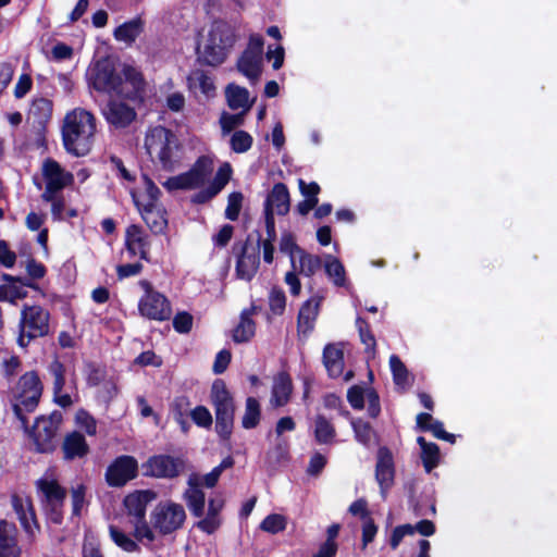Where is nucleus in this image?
<instances>
[{
    "label": "nucleus",
    "mask_w": 557,
    "mask_h": 557,
    "mask_svg": "<svg viewBox=\"0 0 557 557\" xmlns=\"http://www.w3.org/2000/svg\"><path fill=\"white\" fill-rule=\"evenodd\" d=\"M1 371L7 377L14 376L21 370V361L17 356L5 355L1 359Z\"/></svg>",
    "instance_id": "680f3d73"
},
{
    "label": "nucleus",
    "mask_w": 557,
    "mask_h": 557,
    "mask_svg": "<svg viewBox=\"0 0 557 557\" xmlns=\"http://www.w3.org/2000/svg\"><path fill=\"white\" fill-rule=\"evenodd\" d=\"M187 484L188 488L183 495L186 506L194 517L202 518L205 515L206 495L200 487L197 475H190Z\"/></svg>",
    "instance_id": "393cba45"
},
{
    "label": "nucleus",
    "mask_w": 557,
    "mask_h": 557,
    "mask_svg": "<svg viewBox=\"0 0 557 557\" xmlns=\"http://www.w3.org/2000/svg\"><path fill=\"white\" fill-rule=\"evenodd\" d=\"M11 503L24 530L30 535H34L35 530L38 529V525L29 498L24 495L14 494L11 497Z\"/></svg>",
    "instance_id": "bb28decb"
},
{
    "label": "nucleus",
    "mask_w": 557,
    "mask_h": 557,
    "mask_svg": "<svg viewBox=\"0 0 557 557\" xmlns=\"http://www.w3.org/2000/svg\"><path fill=\"white\" fill-rule=\"evenodd\" d=\"M143 468L145 476L174 479L184 471L185 460L165 454L153 455L143 465Z\"/></svg>",
    "instance_id": "2eb2a0df"
},
{
    "label": "nucleus",
    "mask_w": 557,
    "mask_h": 557,
    "mask_svg": "<svg viewBox=\"0 0 557 557\" xmlns=\"http://www.w3.org/2000/svg\"><path fill=\"white\" fill-rule=\"evenodd\" d=\"M143 32V21L140 17L124 22L114 29L116 40L125 42H134Z\"/></svg>",
    "instance_id": "4c0bfd02"
},
{
    "label": "nucleus",
    "mask_w": 557,
    "mask_h": 557,
    "mask_svg": "<svg viewBox=\"0 0 557 557\" xmlns=\"http://www.w3.org/2000/svg\"><path fill=\"white\" fill-rule=\"evenodd\" d=\"M260 244L261 235L258 233L256 246L249 243V237L240 245L235 267L238 278L249 282L256 275L260 265Z\"/></svg>",
    "instance_id": "dca6fc26"
},
{
    "label": "nucleus",
    "mask_w": 557,
    "mask_h": 557,
    "mask_svg": "<svg viewBox=\"0 0 557 557\" xmlns=\"http://www.w3.org/2000/svg\"><path fill=\"white\" fill-rule=\"evenodd\" d=\"M244 196L240 191H233L227 197V206L225 209V218L236 221L243 207Z\"/></svg>",
    "instance_id": "5fc2aeb1"
},
{
    "label": "nucleus",
    "mask_w": 557,
    "mask_h": 557,
    "mask_svg": "<svg viewBox=\"0 0 557 557\" xmlns=\"http://www.w3.org/2000/svg\"><path fill=\"white\" fill-rule=\"evenodd\" d=\"M3 280L7 282L0 285V301H8L15 304L16 300L23 299L27 296L26 286H32L30 283L20 284V281L9 274H4Z\"/></svg>",
    "instance_id": "72a5a7b5"
},
{
    "label": "nucleus",
    "mask_w": 557,
    "mask_h": 557,
    "mask_svg": "<svg viewBox=\"0 0 557 557\" xmlns=\"http://www.w3.org/2000/svg\"><path fill=\"white\" fill-rule=\"evenodd\" d=\"M278 248L281 252L289 256L292 268L296 270L295 253L297 252L299 255L304 249L297 245L296 238L292 232L285 231L282 233Z\"/></svg>",
    "instance_id": "c03bdc74"
},
{
    "label": "nucleus",
    "mask_w": 557,
    "mask_h": 557,
    "mask_svg": "<svg viewBox=\"0 0 557 557\" xmlns=\"http://www.w3.org/2000/svg\"><path fill=\"white\" fill-rule=\"evenodd\" d=\"M221 525V518L216 516H210L207 512L206 517L200 519L196 527L207 534H213Z\"/></svg>",
    "instance_id": "338daca9"
},
{
    "label": "nucleus",
    "mask_w": 557,
    "mask_h": 557,
    "mask_svg": "<svg viewBox=\"0 0 557 557\" xmlns=\"http://www.w3.org/2000/svg\"><path fill=\"white\" fill-rule=\"evenodd\" d=\"M145 148L153 164L164 172H173L181 164L183 146L173 131L164 126L147 132Z\"/></svg>",
    "instance_id": "f03ea898"
},
{
    "label": "nucleus",
    "mask_w": 557,
    "mask_h": 557,
    "mask_svg": "<svg viewBox=\"0 0 557 557\" xmlns=\"http://www.w3.org/2000/svg\"><path fill=\"white\" fill-rule=\"evenodd\" d=\"M133 199L138 208L143 220L146 225L149 227L151 233L154 235L163 234L168 227V219L165 218V211L161 210L151 202H146L145 205H140V202L135 198L133 194Z\"/></svg>",
    "instance_id": "412c9836"
},
{
    "label": "nucleus",
    "mask_w": 557,
    "mask_h": 557,
    "mask_svg": "<svg viewBox=\"0 0 557 557\" xmlns=\"http://www.w3.org/2000/svg\"><path fill=\"white\" fill-rule=\"evenodd\" d=\"M41 175L45 182V191L42 193L41 198L44 201L51 203V213L53 218L60 220L62 219L65 208L64 200L60 195L66 187L67 176L60 164L52 159L44 161Z\"/></svg>",
    "instance_id": "39448f33"
},
{
    "label": "nucleus",
    "mask_w": 557,
    "mask_h": 557,
    "mask_svg": "<svg viewBox=\"0 0 557 557\" xmlns=\"http://www.w3.org/2000/svg\"><path fill=\"white\" fill-rule=\"evenodd\" d=\"M225 97L227 106L232 110L243 108V111H248L251 107L249 103V91L247 88L231 83L225 88Z\"/></svg>",
    "instance_id": "f704fd0d"
},
{
    "label": "nucleus",
    "mask_w": 557,
    "mask_h": 557,
    "mask_svg": "<svg viewBox=\"0 0 557 557\" xmlns=\"http://www.w3.org/2000/svg\"><path fill=\"white\" fill-rule=\"evenodd\" d=\"M237 40L236 29L223 20L214 21L202 49L197 48V61L216 67L225 62Z\"/></svg>",
    "instance_id": "7ed1b4c3"
},
{
    "label": "nucleus",
    "mask_w": 557,
    "mask_h": 557,
    "mask_svg": "<svg viewBox=\"0 0 557 557\" xmlns=\"http://www.w3.org/2000/svg\"><path fill=\"white\" fill-rule=\"evenodd\" d=\"M252 144V136L243 129L235 131L230 139L231 149L236 153L247 152Z\"/></svg>",
    "instance_id": "de8ad7c7"
},
{
    "label": "nucleus",
    "mask_w": 557,
    "mask_h": 557,
    "mask_svg": "<svg viewBox=\"0 0 557 557\" xmlns=\"http://www.w3.org/2000/svg\"><path fill=\"white\" fill-rule=\"evenodd\" d=\"M157 498V493L152 490H141L128 494L124 498V506L129 516L136 521L146 520L147 506Z\"/></svg>",
    "instance_id": "5701e85b"
},
{
    "label": "nucleus",
    "mask_w": 557,
    "mask_h": 557,
    "mask_svg": "<svg viewBox=\"0 0 557 557\" xmlns=\"http://www.w3.org/2000/svg\"><path fill=\"white\" fill-rule=\"evenodd\" d=\"M14 523L0 519V557H21Z\"/></svg>",
    "instance_id": "a878e982"
},
{
    "label": "nucleus",
    "mask_w": 557,
    "mask_h": 557,
    "mask_svg": "<svg viewBox=\"0 0 557 557\" xmlns=\"http://www.w3.org/2000/svg\"><path fill=\"white\" fill-rule=\"evenodd\" d=\"M246 113V111H242L236 114H230L224 112L220 119V124L223 133H230L234 131L236 127L242 126L244 124V117Z\"/></svg>",
    "instance_id": "bf43d9fd"
},
{
    "label": "nucleus",
    "mask_w": 557,
    "mask_h": 557,
    "mask_svg": "<svg viewBox=\"0 0 557 557\" xmlns=\"http://www.w3.org/2000/svg\"><path fill=\"white\" fill-rule=\"evenodd\" d=\"M261 420V406L256 397L249 396L246 399L245 412L242 418V426L246 430L255 429Z\"/></svg>",
    "instance_id": "58836bf2"
},
{
    "label": "nucleus",
    "mask_w": 557,
    "mask_h": 557,
    "mask_svg": "<svg viewBox=\"0 0 557 557\" xmlns=\"http://www.w3.org/2000/svg\"><path fill=\"white\" fill-rule=\"evenodd\" d=\"M395 462L392 450L387 446H381L376 453L375 481L380 487L383 499L387 497L395 483Z\"/></svg>",
    "instance_id": "f3484780"
},
{
    "label": "nucleus",
    "mask_w": 557,
    "mask_h": 557,
    "mask_svg": "<svg viewBox=\"0 0 557 557\" xmlns=\"http://www.w3.org/2000/svg\"><path fill=\"white\" fill-rule=\"evenodd\" d=\"M173 327L180 334H187L193 329L194 317L187 311H180L173 317Z\"/></svg>",
    "instance_id": "13d9d810"
},
{
    "label": "nucleus",
    "mask_w": 557,
    "mask_h": 557,
    "mask_svg": "<svg viewBox=\"0 0 557 557\" xmlns=\"http://www.w3.org/2000/svg\"><path fill=\"white\" fill-rule=\"evenodd\" d=\"M322 265V260L319 256H314L302 250L299 253V268L297 271L305 276H312Z\"/></svg>",
    "instance_id": "79ce46f5"
},
{
    "label": "nucleus",
    "mask_w": 557,
    "mask_h": 557,
    "mask_svg": "<svg viewBox=\"0 0 557 557\" xmlns=\"http://www.w3.org/2000/svg\"><path fill=\"white\" fill-rule=\"evenodd\" d=\"M49 331V313L40 306H25L21 312L17 344L26 347L32 339Z\"/></svg>",
    "instance_id": "9b49d317"
},
{
    "label": "nucleus",
    "mask_w": 557,
    "mask_h": 557,
    "mask_svg": "<svg viewBox=\"0 0 557 557\" xmlns=\"http://www.w3.org/2000/svg\"><path fill=\"white\" fill-rule=\"evenodd\" d=\"M86 486L79 484L76 488L72 487V516H79L85 500Z\"/></svg>",
    "instance_id": "0e129e2a"
},
{
    "label": "nucleus",
    "mask_w": 557,
    "mask_h": 557,
    "mask_svg": "<svg viewBox=\"0 0 557 557\" xmlns=\"http://www.w3.org/2000/svg\"><path fill=\"white\" fill-rule=\"evenodd\" d=\"M323 364L332 379H337L344 371V350L341 344H326L322 354Z\"/></svg>",
    "instance_id": "cd10ccee"
},
{
    "label": "nucleus",
    "mask_w": 557,
    "mask_h": 557,
    "mask_svg": "<svg viewBox=\"0 0 557 557\" xmlns=\"http://www.w3.org/2000/svg\"><path fill=\"white\" fill-rule=\"evenodd\" d=\"M347 400L356 410L364 408V389L359 385H352L347 391Z\"/></svg>",
    "instance_id": "e2e57ef3"
},
{
    "label": "nucleus",
    "mask_w": 557,
    "mask_h": 557,
    "mask_svg": "<svg viewBox=\"0 0 557 557\" xmlns=\"http://www.w3.org/2000/svg\"><path fill=\"white\" fill-rule=\"evenodd\" d=\"M350 424L355 433V440L361 445L368 447L371 444L372 436L374 434L371 424L362 419L354 418H351Z\"/></svg>",
    "instance_id": "a19ab883"
},
{
    "label": "nucleus",
    "mask_w": 557,
    "mask_h": 557,
    "mask_svg": "<svg viewBox=\"0 0 557 557\" xmlns=\"http://www.w3.org/2000/svg\"><path fill=\"white\" fill-rule=\"evenodd\" d=\"M186 512L181 504L160 502L150 513V524L160 535H170L182 529Z\"/></svg>",
    "instance_id": "9d476101"
},
{
    "label": "nucleus",
    "mask_w": 557,
    "mask_h": 557,
    "mask_svg": "<svg viewBox=\"0 0 557 557\" xmlns=\"http://www.w3.org/2000/svg\"><path fill=\"white\" fill-rule=\"evenodd\" d=\"M233 169L228 162H224L218 169L213 181L210 183V187L215 190L216 194H220L222 189L228 184L232 178Z\"/></svg>",
    "instance_id": "3c124183"
},
{
    "label": "nucleus",
    "mask_w": 557,
    "mask_h": 557,
    "mask_svg": "<svg viewBox=\"0 0 557 557\" xmlns=\"http://www.w3.org/2000/svg\"><path fill=\"white\" fill-rule=\"evenodd\" d=\"M210 400L215 413V432L222 441H228L234 428L235 401L222 379L213 381Z\"/></svg>",
    "instance_id": "20e7f679"
},
{
    "label": "nucleus",
    "mask_w": 557,
    "mask_h": 557,
    "mask_svg": "<svg viewBox=\"0 0 557 557\" xmlns=\"http://www.w3.org/2000/svg\"><path fill=\"white\" fill-rule=\"evenodd\" d=\"M327 463V459L320 453H314L309 460V465L307 468V473L309 475L317 476L319 475Z\"/></svg>",
    "instance_id": "774afa93"
},
{
    "label": "nucleus",
    "mask_w": 557,
    "mask_h": 557,
    "mask_svg": "<svg viewBox=\"0 0 557 557\" xmlns=\"http://www.w3.org/2000/svg\"><path fill=\"white\" fill-rule=\"evenodd\" d=\"M325 273L333 278V283L336 286H344L346 283L345 268L339 259L327 256L325 262Z\"/></svg>",
    "instance_id": "a18cd8bd"
},
{
    "label": "nucleus",
    "mask_w": 557,
    "mask_h": 557,
    "mask_svg": "<svg viewBox=\"0 0 557 557\" xmlns=\"http://www.w3.org/2000/svg\"><path fill=\"white\" fill-rule=\"evenodd\" d=\"M106 121L115 128H125L136 119L134 107L119 100H109L102 109Z\"/></svg>",
    "instance_id": "6ab92c4d"
},
{
    "label": "nucleus",
    "mask_w": 557,
    "mask_h": 557,
    "mask_svg": "<svg viewBox=\"0 0 557 557\" xmlns=\"http://www.w3.org/2000/svg\"><path fill=\"white\" fill-rule=\"evenodd\" d=\"M236 66L244 76L252 84H256L262 73V57L243 51L236 62Z\"/></svg>",
    "instance_id": "473e14b6"
},
{
    "label": "nucleus",
    "mask_w": 557,
    "mask_h": 557,
    "mask_svg": "<svg viewBox=\"0 0 557 557\" xmlns=\"http://www.w3.org/2000/svg\"><path fill=\"white\" fill-rule=\"evenodd\" d=\"M389 368L393 375V382L396 386L405 387L408 384L409 371L399 356L389 357Z\"/></svg>",
    "instance_id": "37998d69"
},
{
    "label": "nucleus",
    "mask_w": 557,
    "mask_h": 557,
    "mask_svg": "<svg viewBox=\"0 0 557 557\" xmlns=\"http://www.w3.org/2000/svg\"><path fill=\"white\" fill-rule=\"evenodd\" d=\"M298 188L305 199L315 201L319 203L318 195L321 191V187L317 182L307 183L305 180H298Z\"/></svg>",
    "instance_id": "052dcab7"
},
{
    "label": "nucleus",
    "mask_w": 557,
    "mask_h": 557,
    "mask_svg": "<svg viewBox=\"0 0 557 557\" xmlns=\"http://www.w3.org/2000/svg\"><path fill=\"white\" fill-rule=\"evenodd\" d=\"M269 308L275 315H282L286 308V296L284 290L274 286L271 288L269 294Z\"/></svg>",
    "instance_id": "603ef678"
},
{
    "label": "nucleus",
    "mask_w": 557,
    "mask_h": 557,
    "mask_svg": "<svg viewBox=\"0 0 557 557\" xmlns=\"http://www.w3.org/2000/svg\"><path fill=\"white\" fill-rule=\"evenodd\" d=\"M421 448V460L426 472H431L440 465L441 451L437 444L428 442L423 436L417 438Z\"/></svg>",
    "instance_id": "c9c22d12"
},
{
    "label": "nucleus",
    "mask_w": 557,
    "mask_h": 557,
    "mask_svg": "<svg viewBox=\"0 0 557 557\" xmlns=\"http://www.w3.org/2000/svg\"><path fill=\"white\" fill-rule=\"evenodd\" d=\"M138 476V461L134 456L121 455L108 466L104 479L110 487H123Z\"/></svg>",
    "instance_id": "4468645a"
},
{
    "label": "nucleus",
    "mask_w": 557,
    "mask_h": 557,
    "mask_svg": "<svg viewBox=\"0 0 557 557\" xmlns=\"http://www.w3.org/2000/svg\"><path fill=\"white\" fill-rule=\"evenodd\" d=\"M190 406V399L185 395L176 396L170 404V411L173 419L185 435L188 434L190 430V423L188 422V417H190L191 411Z\"/></svg>",
    "instance_id": "7c9ffc66"
},
{
    "label": "nucleus",
    "mask_w": 557,
    "mask_h": 557,
    "mask_svg": "<svg viewBox=\"0 0 557 557\" xmlns=\"http://www.w3.org/2000/svg\"><path fill=\"white\" fill-rule=\"evenodd\" d=\"M356 326L358 329L360 341L366 346L364 352L374 357L376 352V339L369 322L366 319L358 317L356 319Z\"/></svg>",
    "instance_id": "ea45409f"
},
{
    "label": "nucleus",
    "mask_w": 557,
    "mask_h": 557,
    "mask_svg": "<svg viewBox=\"0 0 557 557\" xmlns=\"http://www.w3.org/2000/svg\"><path fill=\"white\" fill-rule=\"evenodd\" d=\"M187 86L189 91L197 94L198 91L206 98L215 96V85L213 77L201 69H196L187 76Z\"/></svg>",
    "instance_id": "c85d7f7f"
},
{
    "label": "nucleus",
    "mask_w": 557,
    "mask_h": 557,
    "mask_svg": "<svg viewBox=\"0 0 557 557\" xmlns=\"http://www.w3.org/2000/svg\"><path fill=\"white\" fill-rule=\"evenodd\" d=\"M90 451L85 436L79 431H72V459L83 458Z\"/></svg>",
    "instance_id": "4d7b16f0"
},
{
    "label": "nucleus",
    "mask_w": 557,
    "mask_h": 557,
    "mask_svg": "<svg viewBox=\"0 0 557 557\" xmlns=\"http://www.w3.org/2000/svg\"><path fill=\"white\" fill-rule=\"evenodd\" d=\"M109 531L111 540L114 542L116 546H119L123 550L127 553H135L140 550L139 545L116 527L110 525Z\"/></svg>",
    "instance_id": "49530a36"
},
{
    "label": "nucleus",
    "mask_w": 557,
    "mask_h": 557,
    "mask_svg": "<svg viewBox=\"0 0 557 557\" xmlns=\"http://www.w3.org/2000/svg\"><path fill=\"white\" fill-rule=\"evenodd\" d=\"M212 171L213 160L208 156H200L188 171L169 177L162 185L169 191L196 189L207 182Z\"/></svg>",
    "instance_id": "1a4fd4ad"
},
{
    "label": "nucleus",
    "mask_w": 557,
    "mask_h": 557,
    "mask_svg": "<svg viewBox=\"0 0 557 557\" xmlns=\"http://www.w3.org/2000/svg\"><path fill=\"white\" fill-rule=\"evenodd\" d=\"M49 372L53 376V399L61 408L65 409L70 406V396L63 394V387L65 385V372L66 368L59 360H54L49 366Z\"/></svg>",
    "instance_id": "c756f323"
},
{
    "label": "nucleus",
    "mask_w": 557,
    "mask_h": 557,
    "mask_svg": "<svg viewBox=\"0 0 557 557\" xmlns=\"http://www.w3.org/2000/svg\"><path fill=\"white\" fill-rule=\"evenodd\" d=\"M138 285L145 292L138 300L139 314L151 321L164 322L170 320L173 309L169 298L154 289L152 283L148 280H140Z\"/></svg>",
    "instance_id": "423d86ee"
},
{
    "label": "nucleus",
    "mask_w": 557,
    "mask_h": 557,
    "mask_svg": "<svg viewBox=\"0 0 557 557\" xmlns=\"http://www.w3.org/2000/svg\"><path fill=\"white\" fill-rule=\"evenodd\" d=\"M290 209L289 190L284 183H275L264 201V213L286 215Z\"/></svg>",
    "instance_id": "aec40b11"
},
{
    "label": "nucleus",
    "mask_w": 557,
    "mask_h": 557,
    "mask_svg": "<svg viewBox=\"0 0 557 557\" xmlns=\"http://www.w3.org/2000/svg\"><path fill=\"white\" fill-rule=\"evenodd\" d=\"M124 246L129 258L139 257L145 261H150V240L143 226L131 224L125 230Z\"/></svg>",
    "instance_id": "a211bd4d"
},
{
    "label": "nucleus",
    "mask_w": 557,
    "mask_h": 557,
    "mask_svg": "<svg viewBox=\"0 0 557 557\" xmlns=\"http://www.w3.org/2000/svg\"><path fill=\"white\" fill-rule=\"evenodd\" d=\"M42 384L38 374L34 371L23 374L14 389L13 410L15 416L25 424V418L22 412L33 411L41 397Z\"/></svg>",
    "instance_id": "6e6552de"
},
{
    "label": "nucleus",
    "mask_w": 557,
    "mask_h": 557,
    "mask_svg": "<svg viewBox=\"0 0 557 557\" xmlns=\"http://www.w3.org/2000/svg\"><path fill=\"white\" fill-rule=\"evenodd\" d=\"M294 385L292 376L286 371L278 372L273 377L270 403L273 408H281L290 401Z\"/></svg>",
    "instance_id": "b1692460"
},
{
    "label": "nucleus",
    "mask_w": 557,
    "mask_h": 557,
    "mask_svg": "<svg viewBox=\"0 0 557 557\" xmlns=\"http://www.w3.org/2000/svg\"><path fill=\"white\" fill-rule=\"evenodd\" d=\"M260 529L271 534H277L286 529V519L282 515L271 513L262 520Z\"/></svg>",
    "instance_id": "864d4df0"
},
{
    "label": "nucleus",
    "mask_w": 557,
    "mask_h": 557,
    "mask_svg": "<svg viewBox=\"0 0 557 557\" xmlns=\"http://www.w3.org/2000/svg\"><path fill=\"white\" fill-rule=\"evenodd\" d=\"M62 421L63 414L58 410L52 411L49 417H40L35 421L29 436L37 451L47 453L55 448L57 432Z\"/></svg>",
    "instance_id": "f8f14e48"
},
{
    "label": "nucleus",
    "mask_w": 557,
    "mask_h": 557,
    "mask_svg": "<svg viewBox=\"0 0 557 557\" xmlns=\"http://www.w3.org/2000/svg\"><path fill=\"white\" fill-rule=\"evenodd\" d=\"M232 360V354L227 349L220 350L214 359L212 371L214 374H222L226 371Z\"/></svg>",
    "instance_id": "69168bd1"
},
{
    "label": "nucleus",
    "mask_w": 557,
    "mask_h": 557,
    "mask_svg": "<svg viewBox=\"0 0 557 557\" xmlns=\"http://www.w3.org/2000/svg\"><path fill=\"white\" fill-rule=\"evenodd\" d=\"M75 423L77 428L89 436L97 434V421L87 410L81 408L75 413Z\"/></svg>",
    "instance_id": "8fccbe9b"
},
{
    "label": "nucleus",
    "mask_w": 557,
    "mask_h": 557,
    "mask_svg": "<svg viewBox=\"0 0 557 557\" xmlns=\"http://www.w3.org/2000/svg\"><path fill=\"white\" fill-rule=\"evenodd\" d=\"M321 301L322 297L314 296L301 305L297 317V331L299 334L308 336L314 330Z\"/></svg>",
    "instance_id": "4be33fe9"
},
{
    "label": "nucleus",
    "mask_w": 557,
    "mask_h": 557,
    "mask_svg": "<svg viewBox=\"0 0 557 557\" xmlns=\"http://www.w3.org/2000/svg\"><path fill=\"white\" fill-rule=\"evenodd\" d=\"M89 85L99 92L115 95L127 100H141L145 90L143 74L131 65H125L122 73L109 57L96 61L87 72Z\"/></svg>",
    "instance_id": "f257e3e1"
},
{
    "label": "nucleus",
    "mask_w": 557,
    "mask_h": 557,
    "mask_svg": "<svg viewBox=\"0 0 557 557\" xmlns=\"http://www.w3.org/2000/svg\"><path fill=\"white\" fill-rule=\"evenodd\" d=\"M190 419L193 422L203 429H209L212 425V414L206 406L198 405L190 411Z\"/></svg>",
    "instance_id": "6e6d98bb"
},
{
    "label": "nucleus",
    "mask_w": 557,
    "mask_h": 557,
    "mask_svg": "<svg viewBox=\"0 0 557 557\" xmlns=\"http://www.w3.org/2000/svg\"><path fill=\"white\" fill-rule=\"evenodd\" d=\"M36 485L41 500L45 504L49 520L55 524H60L62 521L61 507L66 497V491L50 475H45L39 479Z\"/></svg>",
    "instance_id": "ddd939ff"
},
{
    "label": "nucleus",
    "mask_w": 557,
    "mask_h": 557,
    "mask_svg": "<svg viewBox=\"0 0 557 557\" xmlns=\"http://www.w3.org/2000/svg\"><path fill=\"white\" fill-rule=\"evenodd\" d=\"M256 310V307H252L250 310H244L240 314V321L238 325L233 331V341L235 343H247L249 342L256 333V323L250 318V314Z\"/></svg>",
    "instance_id": "e433bc0d"
},
{
    "label": "nucleus",
    "mask_w": 557,
    "mask_h": 557,
    "mask_svg": "<svg viewBox=\"0 0 557 557\" xmlns=\"http://www.w3.org/2000/svg\"><path fill=\"white\" fill-rule=\"evenodd\" d=\"M336 428L324 414L314 417L313 437L319 445H332L336 442Z\"/></svg>",
    "instance_id": "2f4dec72"
},
{
    "label": "nucleus",
    "mask_w": 557,
    "mask_h": 557,
    "mask_svg": "<svg viewBox=\"0 0 557 557\" xmlns=\"http://www.w3.org/2000/svg\"><path fill=\"white\" fill-rule=\"evenodd\" d=\"M96 133V119L84 109L72 110V156L83 157L89 153Z\"/></svg>",
    "instance_id": "0eeeda50"
},
{
    "label": "nucleus",
    "mask_w": 557,
    "mask_h": 557,
    "mask_svg": "<svg viewBox=\"0 0 557 557\" xmlns=\"http://www.w3.org/2000/svg\"><path fill=\"white\" fill-rule=\"evenodd\" d=\"M235 460L232 456H226L220 465L214 467L209 473L203 476V485L208 488H213L222 474V472L226 469H230L234 466Z\"/></svg>",
    "instance_id": "09e8293b"
}]
</instances>
